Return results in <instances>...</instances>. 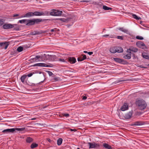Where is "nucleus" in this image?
<instances>
[{
    "mask_svg": "<svg viewBox=\"0 0 149 149\" xmlns=\"http://www.w3.org/2000/svg\"><path fill=\"white\" fill-rule=\"evenodd\" d=\"M136 104L138 106L139 109L141 110L145 109L147 106L145 101L142 99L136 100Z\"/></svg>",
    "mask_w": 149,
    "mask_h": 149,
    "instance_id": "nucleus-1",
    "label": "nucleus"
},
{
    "mask_svg": "<svg viewBox=\"0 0 149 149\" xmlns=\"http://www.w3.org/2000/svg\"><path fill=\"white\" fill-rule=\"evenodd\" d=\"M42 19H27L26 25L32 26L34 25L35 23L38 24L42 22Z\"/></svg>",
    "mask_w": 149,
    "mask_h": 149,
    "instance_id": "nucleus-2",
    "label": "nucleus"
},
{
    "mask_svg": "<svg viewBox=\"0 0 149 149\" xmlns=\"http://www.w3.org/2000/svg\"><path fill=\"white\" fill-rule=\"evenodd\" d=\"M49 15H51L53 16H61L63 12L62 11H60L59 10H56L54 9H52L51 10V12H49Z\"/></svg>",
    "mask_w": 149,
    "mask_h": 149,
    "instance_id": "nucleus-3",
    "label": "nucleus"
},
{
    "mask_svg": "<svg viewBox=\"0 0 149 149\" xmlns=\"http://www.w3.org/2000/svg\"><path fill=\"white\" fill-rule=\"evenodd\" d=\"M33 16H49V15L48 11H47L42 12L36 11L33 12Z\"/></svg>",
    "mask_w": 149,
    "mask_h": 149,
    "instance_id": "nucleus-4",
    "label": "nucleus"
},
{
    "mask_svg": "<svg viewBox=\"0 0 149 149\" xmlns=\"http://www.w3.org/2000/svg\"><path fill=\"white\" fill-rule=\"evenodd\" d=\"M44 57V55L42 56L40 55L36 56L34 58H31L30 60L31 62H35L36 61H40L41 60L45 61V59H43L42 58Z\"/></svg>",
    "mask_w": 149,
    "mask_h": 149,
    "instance_id": "nucleus-5",
    "label": "nucleus"
},
{
    "mask_svg": "<svg viewBox=\"0 0 149 149\" xmlns=\"http://www.w3.org/2000/svg\"><path fill=\"white\" fill-rule=\"evenodd\" d=\"M88 144L89 148H99L100 146V144L95 142H89Z\"/></svg>",
    "mask_w": 149,
    "mask_h": 149,
    "instance_id": "nucleus-6",
    "label": "nucleus"
},
{
    "mask_svg": "<svg viewBox=\"0 0 149 149\" xmlns=\"http://www.w3.org/2000/svg\"><path fill=\"white\" fill-rule=\"evenodd\" d=\"M17 26L16 24H12L10 23H5L4 24L3 26V28L5 29H12L15 26Z\"/></svg>",
    "mask_w": 149,
    "mask_h": 149,
    "instance_id": "nucleus-7",
    "label": "nucleus"
},
{
    "mask_svg": "<svg viewBox=\"0 0 149 149\" xmlns=\"http://www.w3.org/2000/svg\"><path fill=\"white\" fill-rule=\"evenodd\" d=\"M44 57L46 59L53 61H55L56 58V56L54 55H50L44 54Z\"/></svg>",
    "mask_w": 149,
    "mask_h": 149,
    "instance_id": "nucleus-8",
    "label": "nucleus"
},
{
    "mask_svg": "<svg viewBox=\"0 0 149 149\" xmlns=\"http://www.w3.org/2000/svg\"><path fill=\"white\" fill-rule=\"evenodd\" d=\"M33 66H40V67H52L53 65L51 64H47L45 63H38L36 64L33 65Z\"/></svg>",
    "mask_w": 149,
    "mask_h": 149,
    "instance_id": "nucleus-9",
    "label": "nucleus"
},
{
    "mask_svg": "<svg viewBox=\"0 0 149 149\" xmlns=\"http://www.w3.org/2000/svg\"><path fill=\"white\" fill-rule=\"evenodd\" d=\"M9 42H0V48L1 49H6L9 45Z\"/></svg>",
    "mask_w": 149,
    "mask_h": 149,
    "instance_id": "nucleus-10",
    "label": "nucleus"
},
{
    "mask_svg": "<svg viewBox=\"0 0 149 149\" xmlns=\"http://www.w3.org/2000/svg\"><path fill=\"white\" fill-rule=\"evenodd\" d=\"M33 16V13L32 12H29L26 13L24 15H22L16 18V19L20 18L23 17H31Z\"/></svg>",
    "mask_w": 149,
    "mask_h": 149,
    "instance_id": "nucleus-11",
    "label": "nucleus"
},
{
    "mask_svg": "<svg viewBox=\"0 0 149 149\" xmlns=\"http://www.w3.org/2000/svg\"><path fill=\"white\" fill-rule=\"evenodd\" d=\"M62 21L65 22H71L73 23V20L72 17L68 18H61L60 19Z\"/></svg>",
    "mask_w": 149,
    "mask_h": 149,
    "instance_id": "nucleus-12",
    "label": "nucleus"
},
{
    "mask_svg": "<svg viewBox=\"0 0 149 149\" xmlns=\"http://www.w3.org/2000/svg\"><path fill=\"white\" fill-rule=\"evenodd\" d=\"M47 32L46 31H35L32 32L31 33L30 35H38L42 33H46Z\"/></svg>",
    "mask_w": 149,
    "mask_h": 149,
    "instance_id": "nucleus-13",
    "label": "nucleus"
},
{
    "mask_svg": "<svg viewBox=\"0 0 149 149\" xmlns=\"http://www.w3.org/2000/svg\"><path fill=\"white\" fill-rule=\"evenodd\" d=\"M136 45L138 47L143 49L144 48L145 46V45L144 43L141 41H138L136 42Z\"/></svg>",
    "mask_w": 149,
    "mask_h": 149,
    "instance_id": "nucleus-14",
    "label": "nucleus"
},
{
    "mask_svg": "<svg viewBox=\"0 0 149 149\" xmlns=\"http://www.w3.org/2000/svg\"><path fill=\"white\" fill-rule=\"evenodd\" d=\"M128 106L127 103H124L123 105L121 107L120 109L123 111L127 110L128 109Z\"/></svg>",
    "mask_w": 149,
    "mask_h": 149,
    "instance_id": "nucleus-15",
    "label": "nucleus"
},
{
    "mask_svg": "<svg viewBox=\"0 0 149 149\" xmlns=\"http://www.w3.org/2000/svg\"><path fill=\"white\" fill-rule=\"evenodd\" d=\"M15 131L14 128L11 129H7L3 130L2 132L4 133H13Z\"/></svg>",
    "mask_w": 149,
    "mask_h": 149,
    "instance_id": "nucleus-16",
    "label": "nucleus"
},
{
    "mask_svg": "<svg viewBox=\"0 0 149 149\" xmlns=\"http://www.w3.org/2000/svg\"><path fill=\"white\" fill-rule=\"evenodd\" d=\"M129 51L130 52L132 51L134 52H136L138 51V49L136 48L131 47H130L129 49H127V52H129Z\"/></svg>",
    "mask_w": 149,
    "mask_h": 149,
    "instance_id": "nucleus-17",
    "label": "nucleus"
},
{
    "mask_svg": "<svg viewBox=\"0 0 149 149\" xmlns=\"http://www.w3.org/2000/svg\"><path fill=\"white\" fill-rule=\"evenodd\" d=\"M132 111H130L127 113L125 114L124 117L127 119H129L130 118L132 115Z\"/></svg>",
    "mask_w": 149,
    "mask_h": 149,
    "instance_id": "nucleus-18",
    "label": "nucleus"
},
{
    "mask_svg": "<svg viewBox=\"0 0 149 149\" xmlns=\"http://www.w3.org/2000/svg\"><path fill=\"white\" fill-rule=\"evenodd\" d=\"M113 60L116 62L121 64L123 63V62L124 61L123 59L118 58H114Z\"/></svg>",
    "mask_w": 149,
    "mask_h": 149,
    "instance_id": "nucleus-19",
    "label": "nucleus"
},
{
    "mask_svg": "<svg viewBox=\"0 0 149 149\" xmlns=\"http://www.w3.org/2000/svg\"><path fill=\"white\" fill-rule=\"evenodd\" d=\"M129 54L125 55L123 56V57L125 59H129L131 57V52L129 51Z\"/></svg>",
    "mask_w": 149,
    "mask_h": 149,
    "instance_id": "nucleus-20",
    "label": "nucleus"
},
{
    "mask_svg": "<svg viewBox=\"0 0 149 149\" xmlns=\"http://www.w3.org/2000/svg\"><path fill=\"white\" fill-rule=\"evenodd\" d=\"M68 60L71 63L73 64L76 62V59L74 57H70L68 58Z\"/></svg>",
    "mask_w": 149,
    "mask_h": 149,
    "instance_id": "nucleus-21",
    "label": "nucleus"
},
{
    "mask_svg": "<svg viewBox=\"0 0 149 149\" xmlns=\"http://www.w3.org/2000/svg\"><path fill=\"white\" fill-rule=\"evenodd\" d=\"M120 31L126 33H128L129 31L127 29L124 28L123 27L119 28L118 29Z\"/></svg>",
    "mask_w": 149,
    "mask_h": 149,
    "instance_id": "nucleus-22",
    "label": "nucleus"
},
{
    "mask_svg": "<svg viewBox=\"0 0 149 149\" xmlns=\"http://www.w3.org/2000/svg\"><path fill=\"white\" fill-rule=\"evenodd\" d=\"M109 51L110 52L112 53H115L116 52V47H111L110 48Z\"/></svg>",
    "mask_w": 149,
    "mask_h": 149,
    "instance_id": "nucleus-23",
    "label": "nucleus"
},
{
    "mask_svg": "<svg viewBox=\"0 0 149 149\" xmlns=\"http://www.w3.org/2000/svg\"><path fill=\"white\" fill-rule=\"evenodd\" d=\"M116 52L118 53L122 52L123 51V48L122 47H116Z\"/></svg>",
    "mask_w": 149,
    "mask_h": 149,
    "instance_id": "nucleus-24",
    "label": "nucleus"
},
{
    "mask_svg": "<svg viewBox=\"0 0 149 149\" xmlns=\"http://www.w3.org/2000/svg\"><path fill=\"white\" fill-rule=\"evenodd\" d=\"M103 147L106 148L107 149H111V146L107 143H104L103 144Z\"/></svg>",
    "mask_w": 149,
    "mask_h": 149,
    "instance_id": "nucleus-25",
    "label": "nucleus"
},
{
    "mask_svg": "<svg viewBox=\"0 0 149 149\" xmlns=\"http://www.w3.org/2000/svg\"><path fill=\"white\" fill-rule=\"evenodd\" d=\"M26 77L27 76L26 75H23L20 78L21 81L23 83H24Z\"/></svg>",
    "mask_w": 149,
    "mask_h": 149,
    "instance_id": "nucleus-26",
    "label": "nucleus"
},
{
    "mask_svg": "<svg viewBox=\"0 0 149 149\" xmlns=\"http://www.w3.org/2000/svg\"><path fill=\"white\" fill-rule=\"evenodd\" d=\"M142 56L144 58L147 59H149V56L146 53H142Z\"/></svg>",
    "mask_w": 149,
    "mask_h": 149,
    "instance_id": "nucleus-27",
    "label": "nucleus"
},
{
    "mask_svg": "<svg viewBox=\"0 0 149 149\" xmlns=\"http://www.w3.org/2000/svg\"><path fill=\"white\" fill-rule=\"evenodd\" d=\"M63 141V139L61 138H59L57 140V144L58 146L61 145Z\"/></svg>",
    "mask_w": 149,
    "mask_h": 149,
    "instance_id": "nucleus-28",
    "label": "nucleus"
},
{
    "mask_svg": "<svg viewBox=\"0 0 149 149\" xmlns=\"http://www.w3.org/2000/svg\"><path fill=\"white\" fill-rule=\"evenodd\" d=\"M25 127H21V128H15V131L17 130L18 131H23L25 130Z\"/></svg>",
    "mask_w": 149,
    "mask_h": 149,
    "instance_id": "nucleus-29",
    "label": "nucleus"
},
{
    "mask_svg": "<svg viewBox=\"0 0 149 149\" xmlns=\"http://www.w3.org/2000/svg\"><path fill=\"white\" fill-rule=\"evenodd\" d=\"M82 56H83V57H82V59L81 60H79V58H77V60L78 61H81L86 59V55L84 54H82Z\"/></svg>",
    "mask_w": 149,
    "mask_h": 149,
    "instance_id": "nucleus-30",
    "label": "nucleus"
},
{
    "mask_svg": "<svg viewBox=\"0 0 149 149\" xmlns=\"http://www.w3.org/2000/svg\"><path fill=\"white\" fill-rule=\"evenodd\" d=\"M103 9L105 10H111L112 8L108 7L105 5H103Z\"/></svg>",
    "mask_w": 149,
    "mask_h": 149,
    "instance_id": "nucleus-31",
    "label": "nucleus"
},
{
    "mask_svg": "<svg viewBox=\"0 0 149 149\" xmlns=\"http://www.w3.org/2000/svg\"><path fill=\"white\" fill-rule=\"evenodd\" d=\"M26 21L27 19H23L19 20V22L21 24H25L26 25Z\"/></svg>",
    "mask_w": 149,
    "mask_h": 149,
    "instance_id": "nucleus-32",
    "label": "nucleus"
},
{
    "mask_svg": "<svg viewBox=\"0 0 149 149\" xmlns=\"http://www.w3.org/2000/svg\"><path fill=\"white\" fill-rule=\"evenodd\" d=\"M133 17L136 20H139L141 19V17H138L135 14H132V15Z\"/></svg>",
    "mask_w": 149,
    "mask_h": 149,
    "instance_id": "nucleus-33",
    "label": "nucleus"
},
{
    "mask_svg": "<svg viewBox=\"0 0 149 149\" xmlns=\"http://www.w3.org/2000/svg\"><path fill=\"white\" fill-rule=\"evenodd\" d=\"M33 141V139L30 137H28L26 139V141L28 143H31Z\"/></svg>",
    "mask_w": 149,
    "mask_h": 149,
    "instance_id": "nucleus-34",
    "label": "nucleus"
},
{
    "mask_svg": "<svg viewBox=\"0 0 149 149\" xmlns=\"http://www.w3.org/2000/svg\"><path fill=\"white\" fill-rule=\"evenodd\" d=\"M38 146V144L35 143H33L31 145V148L33 149L37 147Z\"/></svg>",
    "mask_w": 149,
    "mask_h": 149,
    "instance_id": "nucleus-35",
    "label": "nucleus"
},
{
    "mask_svg": "<svg viewBox=\"0 0 149 149\" xmlns=\"http://www.w3.org/2000/svg\"><path fill=\"white\" fill-rule=\"evenodd\" d=\"M142 124L141 122L139 121L136 122L134 123V125H141Z\"/></svg>",
    "mask_w": 149,
    "mask_h": 149,
    "instance_id": "nucleus-36",
    "label": "nucleus"
},
{
    "mask_svg": "<svg viewBox=\"0 0 149 149\" xmlns=\"http://www.w3.org/2000/svg\"><path fill=\"white\" fill-rule=\"evenodd\" d=\"M23 50V48L21 46H19L17 49V51L19 52H22Z\"/></svg>",
    "mask_w": 149,
    "mask_h": 149,
    "instance_id": "nucleus-37",
    "label": "nucleus"
},
{
    "mask_svg": "<svg viewBox=\"0 0 149 149\" xmlns=\"http://www.w3.org/2000/svg\"><path fill=\"white\" fill-rule=\"evenodd\" d=\"M61 115V116L65 117L66 118L70 116L69 114L67 113H62Z\"/></svg>",
    "mask_w": 149,
    "mask_h": 149,
    "instance_id": "nucleus-38",
    "label": "nucleus"
},
{
    "mask_svg": "<svg viewBox=\"0 0 149 149\" xmlns=\"http://www.w3.org/2000/svg\"><path fill=\"white\" fill-rule=\"evenodd\" d=\"M136 38L137 39H139V40H142L143 39V38L141 36H137L136 37Z\"/></svg>",
    "mask_w": 149,
    "mask_h": 149,
    "instance_id": "nucleus-39",
    "label": "nucleus"
},
{
    "mask_svg": "<svg viewBox=\"0 0 149 149\" xmlns=\"http://www.w3.org/2000/svg\"><path fill=\"white\" fill-rule=\"evenodd\" d=\"M47 72L49 76H52L53 74L52 73V72L50 71H47Z\"/></svg>",
    "mask_w": 149,
    "mask_h": 149,
    "instance_id": "nucleus-40",
    "label": "nucleus"
},
{
    "mask_svg": "<svg viewBox=\"0 0 149 149\" xmlns=\"http://www.w3.org/2000/svg\"><path fill=\"white\" fill-rule=\"evenodd\" d=\"M58 61H60L63 62H66L65 60H64L63 59V58H59L58 59Z\"/></svg>",
    "mask_w": 149,
    "mask_h": 149,
    "instance_id": "nucleus-41",
    "label": "nucleus"
},
{
    "mask_svg": "<svg viewBox=\"0 0 149 149\" xmlns=\"http://www.w3.org/2000/svg\"><path fill=\"white\" fill-rule=\"evenodd\" d=\"M3 19H0V26L3 25Z\"/></svg>",
    "mask_w": 149,
    "mask_h": 149,
    "instance_id": "nucleus-42",
    "label": "nucleus"
},
{
    "mask_svg": "<svg viewBox=\"0 0 149 149\" xmlns=\"http://www.w3.org/2000/svg\"><path fill=\"white\" fill-rule=\"evenodd\" d=\"M56 28H54V29H52L50 30V32L51 33L53 32H54L55 31Z\"/></svg>",
    "mask_w": 149,
    "mask_h": 149,
    "instance_id": "nucleus-43",
    "label": "nucleus"
},
{
    "mask_svg": "<svg viewBox=\"0 0 149 149\" xmlns=\"http://www.w3.org/2000/svg\"><path fill=\"white\" fill-rule=\"evenodd\" d=\"M33 74V73H30L29 74H28L26 76H27L28 77H31Z\"/></svg>",
    "mask_w": 149,
    "mask_h": 149,
    "instance_id": "nucleus-44",
    "label": "nucleus"
},
{
    "mask_svg": "<svg viewBox=\"0 0 149 149\" xmlns=\"http://www.w3.org/2000/svg\"><path fill=\"white\" fill-rule=\"evenodd\" d=\"M117 38L119 39L123 40V37L122 36H117Z\"/></svg>",
    "mask_w": 149,
    "mask_h": 149,
    "instance_id": "nucleus-45",
    "label": "nucleus"
},
{
    "mask_svg": "<svg viewBox=\"0 0 149 149\" xmlns=\"http://www.w3.org/2000/svg\"><path fill=\"white\" fill-rule=\"evenodd\" d=\"M87 99V97L86 96H83L82 97V99L85 100Z\"/></svg>",
    "mask_w": 149,
    "mask_h": 149,
    "instance_id": "nucleus-46",
    "label": "nucleus"
},
{
    "mask_svg": "<svg viewBox=\"0 0 149 149\" xmlns=\"http://www.w3.org/2000/svg\"><path fill=\"white\" fill-rule=\"evenodd\" d=\"M89 1H87V0H83V1H81V2H86V3L88 2Z\"/></svg>",
    "mask_w": 149,
    "mask_h": 149,
    "instance_id": "nucleus-47",
    "label": "nucleus"
},
{
    "mask_svg": "<svg viewBox=\"0 0 149 149\" xmlns=\"http://www.w3.org/2000/svg\"><path fill=\"white\" fill-rule=\"evenodd\" d=\"M47 141L50 143H51L52 141L49 139L48 138L47 139Z\"/></svg>",
    "mask_w": 149,
    "mask_h": 149,
    "instance_id": "nucleus-48",
    "label": "nucleus"
},
{
    "mask_svg": "<svg viewBox=\"0 0 149 149\" xmlns=\"http://www.w3.org/2000/svg\"><path fill=\"white\" fill-rule=\"evenodd\" d=\"M88 54L89 55H91L93 54V52H89L88 53Z\"/></svg>",
    "mask_w": 149,
    "mask_h": 149,
    "instance_id": "nucleus-49",
    "label": "nucleus"
},
{
    "mask_svg": "<svg viewBox=\"0 0 149 149\" xmlns=\"http://www.w3.org/2000/svg\"><path fill=\"white\" fill-rule=\"evenodd\" d=\"M125 81V80L121 79H120L119 80V81L120 82H122V81Z\"/></svg>",
    "mask_w": 149,
    "mask_h": 149,
    "instance_id": "nucleus-50",
    "label": "nucleus"
},
{
    "mask_svg": "<svg viewBox=\"0 0 149 149\" xmlns=\"http://www.w3.org/2000/svg\"><path fill=\"white\" fill-rule=\"evenodd\" d=\"M19 15L18 14H15V15H13V16L14 17H16V16H17Z\"/></svg>",
    "mask_w": 149,
    "mask_h": 149,
    "instance_id": "nucleus-51",
    "label": "nucleus"
},
{
    "mask_svg": "<svg viewBox=\"0 0 149 149\" xmlns=\"http://www.w3.org/2000/svg\"><path fill=\"white\" fill-rule=\"evenodd\" d=\"M77 58H79V60H81L82 59V58L81 57H78Z\"/></svg>",
    "mask_w": 149,
    "mask_h": 149,
    "instance_id": "nucleus-52",
    "label": "nucleus"
},
{
    "mask_svg": "<svg viewBox=\"0 0 149 149\" xmlns=\"http://www.w3.org/2000/svg\"><path fill=\"white\" fill-rule=\"evenodd\" d=\"M48 106L47 105H46V106H43V108H46V107H47Z\"/></svg>",
    "mask_w": 149,
    "mask_h": 149,
    "instance_id": "nucleus-53",
    "label": "nucleus"
},
{
    "mask_svg": "<svg viewBox=\"0 0 149 149\" xmlns=\"http://www.w3.org/2000/svg\"><path fill=\"white\" fill-rule=\"evenodd\" d=\"M109 36V35H105L104 36V37H107Z\"/></svg>",
    "mask_w": 149,
    "mask_h": 149,
    "instance_id": "nucleus-54",
    "label": "nucleus"
},
{
    "mask_svg": "<svg viewBox=\"0 0 149 149\" xmlns=\"http://www.w3.org/2000/svg\"><path fill=\"white\" fill-rule=\"evenodd\" d=\"M84 53H88V52H87V51H84Z\"/></svg>",
    "mask_w": 149,
    "mask_h": 149,
    "instance_id": "nucleus-55",
    "label": "nucleus"
},
{
    "mask_svg": "<svg viewBox=\"0 0 149 149\" xmlns=\"http://www.w3.org/2000/svg\"><path fill=\"white\" fill-rule=\"evenodd\" d=\"M132 57H134V58H135V56L134 54L133 55Z\"/></svg>",
    "mask_w": 149,
    "mask_h": 149,
    "instance_id": "nucleus-56",
    "label": "nucleus"
},
{
    "mask_svg": "<svg viewBox=\"0 0 149 149\" xmlns=\"http://www.w3.org/2000/svg\"><path fill=\"white\" fill-rule=\"evenodd\" d=\"M18 29H19L18 28H17L16 29L15 28V29L16 30H18Z\"/></svg>",
    "mask_w": 149,
    "mask_h": 149,
    "instance_id": "nucleus-57",
    "label": "nucleus"
},
{
    "mask_svg": "<svg viewBox=\"0 0 149 149\" xmlns=\"http://www.w3.org/2000/svg\"><path fill=\"white\" fill-rule=\"evenodd\" d=\"M70 130H71V131H74L73 130V129H70Z\"/></svg>",
    "mask_w": 149,
    "mask_h": 149,
    "instance_id": "nucleus-58",
    "label": "nucleus"
},
{
    "mask_svg": "<svg viewBox=\"0 0 149 149\" xmlns=\"http://www.w3.org/2000/svg\"><path fill=\"white\" fill-rule=\"evenodd\" d=\"M35 119H36L35 118L32 119V120H35Z\"/></svg>",
    "mask_w": 149,
    "mask_h": 149,
    "instance_id": "nucleus-59",
    "label": "nucleus"
},
{
    "mask_svg": "<svg viewBox=\"0 0 149 149\" xmlns=\"http://www.w3.org/2000/svg\"><path fill=\"white\" fill-rule=\"evenodd\" d=\"M77 149H79V148H78Z\"/></svg>",
    "mask_w": 149,
    "mask_h": 149,
    "instance_id": "nucleus-60",
    "label": "nucleus"
},
{
    "mask_svg": "<svg viewBox=\"0 0 149 149\" xmlns=\"http://www.w3.org/2000/svg\"><path fill=\"white\" fill-rule=\"evenodd\" d=\"M110 38H112L113 37H110Z\"/></svg>",
    "mask_w": 149,
    "mask_h": 149,
    "instance_id": "nucleus-61",
    "label": "nucleus"
}]
</instances>
